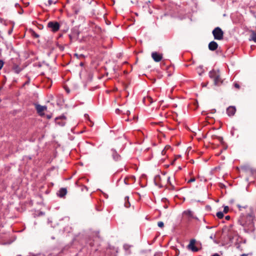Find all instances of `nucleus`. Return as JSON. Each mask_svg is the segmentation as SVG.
I'll return each mask as SVG.
<instances>
[{
  "label": "nucleus",
  "instance_id": "obj_31",
  "mask_svg": "<svg viewBox=\"0 0 256 256\" xmlns=\"http://www.w3.org/2000/svg\"><path fill=\"white\" fill-rule=\"evenodd\" d=\"M4 62L2 60H0V70L4 66Z\"/></svg>",
  "mask_w": 256,
  "mask_h": 256
},
{
  "label": "nucleus",
  "instance_id": "obj_35",
  "mask_svg": "<svg viewBox=\"0 0 256 256\" xmlns=\"http://www.w3.org/2000/svg\"><path fill=\"white\" fill-rule=\"evenodd\" d=\"M217 137V138L218 139V140L220 142H222V140H223V138L221 136H216Z\"/></svg>",
  "mask_w": 256,
  "mask_h": 256
},
{
  "label": "nucleus",
  "instance_id": "obj_40",
  "mask_svg": "<svg viewBox=\"0 0 256 256\" xmlns=\"http://www.w3.org/2000/svg\"><path fill=\"white\" fill-rule=\"evenodd\" d=\"M214 236H214V235L212 234V235L210 236V239H212V240H213Z\"/></svg>",
  "mask_w": 256,
  "mask_h": 256
},
{
  "label": "nucleus",
  "instance_id": "obj_18",
  "mask_svg": "<svg viewBox=\"0 0 256 256\" xmlns=\"http://www.w3.org/2000/svg\"><path fill=\"white\" fill-rule=\"evenodd\" d=\"M250 40H253L254 42H256V32L254 30L252 32Z\"/></svg>",
  "mask_w": 256,
  "mask_h": 256
},
{
  "label": "nucleus",
  "instance_id": "obj_56",
  "mask_svg": "<svg viewBox=\"0 0 256 256\" xmlns=\"http://www.w3.org/2000/svg\"><path fill=\"white\" fill-rule=\"evenodd\" d=\"M133 118H134V117H133ZM136 118V119H137V118Z\"/></svg>",
  "mask_w": 256,
  "mask_h": 256
},
{
  "label": "nucleus",
  "instance_id": "obj_32",
  "mask_svg": "<svg viewBox=\"0 0 256 256\" xmlns=\"http://www.w3.org/2000/svg\"><path fill=\"white\" fill-rule=\"evenodd\" d=\"M160 58H161V69H162V65H164V63L163 61L162 60V54H161V57H160Z\"/></svg>",
  "mask_w": 256,
  "mask_h": 256
},
{
  "label": "nucleus",
  "instance_id": "obj_48",
  "mask_svg": "<svg viewBox=\"0 0 256 256\" xmlns=\"http://www.w3.org/2000/svg\"><path fill=\"white\" fill-rule=\"evenodd\" d=\"M130 114V111L128 110L127 112H126V114Z\"/></svg>",
  "mask_w": 256,
  "mask_h": 256
},
{
  "label": "nucleus",
  "instance_id": "obj_37",
  "mask_svg": "<svg viewBox=\"0 0 256 256\" xmlns=\"http://www.w3.org/2000/svg\"><path fill=\"white\" fill-rule=\"evenodd\" d=\"M234 87H235V88H240V86H239V84H237V83H235V84H234Z\"/></svg>",
  "mask_w": 256,
  "mask_h": 256
},
{
  "label": "nucleus",
  "instance_id": "obj_53",
  "mask_svg": "<svg viewBox=\"0 0 256 256\" xmlns=\"http://www.w3.org/2000/svg\"><path fill=\"white\" fill-rule=\"evenodd\" d=\"M238 206L240 208H241V206H240V205H238Z\"/></svg>",
  "mask_w": 256,
  "mask_h": 256
},
{
  "label": "nucleus",
  "instance_id": "obj_30",
  "mask_svg": "<svg viewBox=\"0 0 256 256\" xmlns=\"http://www.w3.org/2000/svg\"><path fill=\"white\" fill-rule=\"evenodd\" d=\"M196 180V178H190L188 181V182L190 183L192 182H194Z\"/></svg>",
  "mask_w": 256,
  "mask_h": 256
},
{
  "label": "nucleus",
  "instance_id": "obj_24",
  "mask_svg": "<svg viewBox=\"0 0 256 256\" xmlns=\"http://www.w3.org/2000/svg\"><path fill=\"white\" fill-rule=\"evenodd\" d=\"M218 218H222L224 217V212H218L216 214Z\"/></svg>",
  "mask_w": 256,
  "mask_h": 256
},
{
  "label": "nucleus",
  "instance_id": "obj_10",
  "mask_svg": "<svg viewBox=\"0 0 256 256\" xmlns=\"http://www.w3.org/2000/svg\"><path fill=\"white\" fill-rule=\"evenodd\" d=\"M67 194V190L66 188H61L60 190L57 192V196L61 198H64V196Z\"/></svg>",
  "mask_w": 256,
  "mask_h": 256
},
{
  "label": "nucleus",
  "instance_id": "obj_11",
  "mask_svg": "<svg viewBox=\"0 0 256 256\" xmlns=\"http://www.w3.org/2000/svg\"><path fill=\"white\" fill-rule=\"evenodd\" d=\"M24 67H20L18 64H14L12 66V70L17 74H18L21 71L24 70Z\"/></svg>",
  "mask_w": 256,
  "mask_h": 256
},
{
  "label": "nucleus",
  "instance_id": "obj_14",
  "mask_svg": "<svg viewBox=\"0 0 256 256\" xmlns=\"http://www.w3.org/2000/svg\"><path fill=\"white\" fill-rule=\"evenodd\" d=\"M153 102L152 98L150 96H148L146 98H143V102L146 105H149Z\"/></svg>",
  "mask_w": 256,
  "mask_h": 256
},
{
  "label": "nucleus",
  "instance_id": "obj_5",
  "mask_svg": "<svg viewBox=\"0 0 256 256\" xmlns=\"http://www.w3.org/2000/svg\"><path fill=\"white\" fill-rule=\"evenodd\" d=\"M34 106L38 115L41 116H44L45 114L44 112L47 110V106H42L38 104H34Z\"/></svg>",
  "mask_w": 256,
  "mask_h": 256
},
{
  "label": "nucleus",
  "instance_id": "obj_47",
  "mask_svg": "<svg viewBox=\"0 0 256 256\" xmlns=\"http://www.w3.org/2000/svg\"><path fill=\"white\" fill-rule=\"evenodd\" d=\"M251 171H252V174H254V172H256V170H251Z\"/></svg>",
  "mask_w": 256,
  "mask_h": 256
},
{
  "label": "nucleus",
  "instance_id": "obj_9",
  "mask_svg": "<svg viewBox=\"0 0 256 256\" xmlns=\"http://www.w3.org/2000/svg\"><path fill=\"white\" fill-rule=\"evenodd\" d=\"M236 112V107L234 106H230L226 109V113L228 116H233Z\"/></svg>",
  "mask_w": 256,
  "mask_h": 256
},
{
  "label": "nucleus",
  "instance_id": "obj_1",
  "mask_svg": "<svg viewBox=\"0 0 256 256\" xmlns=\"http://www.w3.org/2000/svg\"><path fill=\"white\" fill-rule=\"evenodd\" d=\"M254 217L252 215H242L238 220V223L244 228V230L246 233H251L254 231Z\"/></svg>",
  "mask_w": 256,
  "mask_h": 256
},
{
  "label": "nucleus",
  "instance_id": "obj_45",
  "mask_svg": "<svg viewBox=\"0 0 256 256\" xmlns=\"http://www.w3.org/2000/svg\"><path fill=\"white\" fill-rule=\"evenodd\" d=\"M160 221L158 222V226L160 227Z\"/></svg>",
  "mask_w": 256,
  "mask_h": 256
},
{
  "label": "nucleus",
  "instance_id": "obj_52",
  "mask_svg": "<svg viewBox=\"0 0 256 256\" xmlns=\"http://www.w3.org/2000/svg\"><path fill=\"white\" fill-rule=\"evenodd\" d=\"M162 134L163 136H164V137L165 136V134H162V133L161 132V136H162Z\"/></svg>",
  "mask_w": 256,
  "mask_h": 256
},
{
  "label": "nucleus",
  "instance_id": "obj_26",
  "mask_svg": "<svg viewBox=\"0 0 256 256\" xmlns=\"http://www.w3.org/2000/svg\"><path fill=\"white\" fill-rule=\"evenodd\" d=\"M32 35L34 38H38L39 37V35L34 30L32 32Z\"/></svg>",
  "mask_w": 256,
  "mask_h": 256
},
{
  "label": "nucleus",
  "instance_id": "obj_2",
  "mask_svg": "<svg viewBox=\"0 0 256 256\" xmlns=\"http://www.w3.org/2000/svg\"><path fill=\"white\" fill-rule=\"evenodd\" d=\"M47 27L53 32H57L60 28V24L56 21H50L48 23Z\"/></svg>",
  "mask_w": 256,
  "mask_h": 256
},
{
  "label": "nucleus",
  "instance_id": "obj_49",
  "mask_svg": "<svg viewBox=\"0 0 256 256\" xmlns=\"http://www.w3.org/2000/svg\"><path fill=\"white\" fill-rule=\"evenodd\" d=\"M192 218H195V219H196V220H198V218L197 217H196H196H194V216H193Z\"/></svg>",
  "mask_w": 256,
  "mask_h": 256
},
{
  "label": "nucleus",
  "instance_id": "obj_25",
  "mask_svg": "<svg viewBox=\"0 0 256 256\" xmlns=\"http://www.w3.org/2000/svg\"><path fill=\"white\" fill-rule=\"evenodd\" d=\"M57 1L53 2L52 0H48V4H46V6H50L52 4H56V3Z\"/></svg>",
  "mask_w": 256,
  "mask_h": 256
},
{
  "label": "nucleus",
  "instance_id": "obj_54",
  "mask_svg": "<svg viewBox=\"0 0 256 256\" xmlns=\"http://www.w3.org/2000/svg\"><path fill=\"white\" fill-rule=\"evenodd\" d=\"M80 66H82V65H83L82 62H81V63L80 64Z\"/></svg>",
  "mask_w": 256,
  "mask_h": 256
},
{
  "label": "nucleus",
  "instance_id": "obj_3",
  "mask_svg": "<svg viewBox=\"0 0 256 256\" xmlns=\"http://www.w3.org/2000/svg\"><path fill=\"white\" fill-rule=\"evenodd\" d=\"M212 33L215 40H222L223 38L224 32L220 28H216Z\"/></svg>",
  "mask_w": 256,
  "mask_h": 256
},
{
  "label": "nucleus",
  "instance_id": "obj_39",
  "mask_svg": "<svg viewBox=\"0 0 256 256\" xmlns=\"http://www.w3.org/2000/svg\"><path fill=\"white\" fill-rule=\"evenodd\" d=\"M225 218L227 220H229L230 219V216H226V217H225Z\"/></svg>",
  "mask_w": 256,
  "mask_h": 256
},
{
  "label": "nucleus",
  "instance_id": "obj_29",
  "mask_svg": "<svg viewBox=\"0 0 256 256\" xmlns=\"http://www.w3.org/2000/svg\"><path fill=\"white\" fill-rule=\"evenodd\" d=\"M68 36H69V38H70V41H72V40L73 38H75L74 36L73 35V34H72V32H71V34H70L68 35Z\"/></svg>",
  "mask_w": 256,
  "mask_h": 256
},
{
  "label": "nucleus",
  "instance_id": "obj_8",
  "mask_svg": "<svg viewBox=\"0 0 256 256\" xmlns=\"http://www.w3.org/2000/svg\"><path fill=\"white\" fill-rule=\"evenodd\" d=\"M219 74H220L219 70H212L208 73L210 78L213 80L214 78H215L216 77L218 78Z\"/></svg>",
  "mask_w": 256,
  "mask_h": 256
},
{
  "label": "nucleus",
  "instance_id": "obj_19",
  "mask_svg": "<svg viewBox=\"0 0 256 256\" xmlns=\"http://www.w3.org/2000/svg\"><path fill=\"white\" fill-rule=\"evenodd\" d=\"M167 201H168V200L166 198H162L161 200V202L164 203V204L162 206L163 208L164 209H166L168 206V204L167 202Z\"/></svg>",
  "mask_w": 256,
  "mask_h": 256
},
{
  "label": "nucleus",
  "instance_id": "obj_12",
  "mask_svg": "<svg viewBox=\"0 0 256 256\" xmlns=\"http://www.w3.org/2000/svg\"><path fill=\"white\" fill-rule=\"evenodd\" d=\"M218 47V44L214 41H212L208 44V48L210 50L214 51L217 49Z\"/></svg>",
  "mask_w": 256,
  "mask_h": 256
},
{
  "label": "nucleus",
  "instance_id": "obj_23",
  "mask_svg": "<svg viewBox=\"0 0 256 256\" xmlns=\"http://www.w3.org/2000/svg\"><path fill=\"white\" fill-rule=\"evenodd\" d=\"M168 149H170V146H166L164 148V150H162V151H161V154H162V155L165 154H166V150H168Z\"/></svg>",
  "mask_w": 256,
  "mask_h": 256
},
{
  "label": "nucleus",
  "instance_id": "obj_43",
  "mask_svg": "<svg viewBox=\"0 0 256 256\" xmlns=\"http://www.w3.org/2000/svg\"><path fill=\"white\" fill-rule=\"evenodd\" d=\"M212 256H220V255L216 253V254H214L213 255H212Z\"/></svg>",
  "mask_w": 256,
  "mask_h": 256
},
{
  "label": "nucleus",
  "instance_id": "obj_44",
  "mask_svg": "<svg viewBox=\"0 0 256 256\" xmlns=\"http://www.w3.org/2000/svg\"><path fill=\"white\" fill-rule=\"evenodd\" d=\"M164 226V222H161V228Z\"/></svg>",
  "mask_w": 256,
  "mask_h": 256
},
{
  "label": "nucleus",
  "instance_id": "obj_16",
  "mask_svg": "<svg viewBox=\"0 0 256 256\" xmlns=\"http://www.w3.org/2000/svg\"><path fill=\"white\" fill-rule=\"evenodd\" d=\"M214 84L215 86H218L220 84V83H222V82L220 80V74H218V78L216 77L214 79Z\"/></svg>",
  "mask_w": 256,
  "mask_h": 256
},
{
  "label": "nucleus",
  "instance_id": "obj_6",
  "mask_svg": "<svg viewBox=\"0 0 256 256\" xmlns=\"http://www.w3.org/2000/svg\"><path fill=\"white\" fill-rule=\"evenodd\" d=\"M196 240L192 239L190 240V244L188 246V250H191L193 252H196L198 251V248L195 246Z\"/></svg>",
  "mask_w": 256,
  "mask_h": 256
},
{
  "label": "nucleus",
  "instance_id": "obj_15",
  "mask_svg": "<svg viewBox=\"0 0 256 256\" xmlns=\"http://www.w3.org/2000/svg\"><path fill=\"white\" fill-rule=\"evenodd\" d=\"M154 183L156 186L160 187V176L158 174L154 178Z\"/></svg>",
  "mask_w": 256,
  "mask_h": 256
},
{
  "label": "nucleus",
  "instance_id": "obj_50",
  "mask_svg": "<svg viewBox=\"0 0 256 256\" xmlns=\"http://www.w3.org/2000/svg\"><path fill=\"white\" fill-rule=\"evenodd\" d=\"M241 256H247L246 254H242Z\"/></svg>",
  "mask_w": 256,
  "mask_h": 256
},
{
  "label": "nucleus",
  "instance_id": "obj_28",
  "mask_svg": "<svg viewBox=\"0 0 256 256\" xmlns=\"http://www.w3.org/2000/svg\"><path fill=\"white\" fill-rule=\"evenodd\" d=\"M28 78V80L24 82V85H28L30 84V78L28 76H26Z\"/></svg>",
  "mask_w": 256,
  "mask_h": 256
},
{
  "label": "nucleus",
  "instance_id": "obj_17",
  "mask_svg": "<svg viewBox=\"0 0 256 256\" xmlns=\"http://www.w3.org/2000/svg\"><path fill=\"white\" fill-rule=\"evenodd\" d=\"M124 206L126 208H128L130 206V204L129 201V197L126 196L124 198Z\"/></svg>",
  "mask_w": 256,
  "mask_h": 256
},
{
  "label": "nucleus",
  "instance_id": "obj_21",
  "mask_svg": "<svg viewBox=\"0 0 256 256\" xmlns=\"http://www.w3.org/2000/svg\"><path fill=\"white\" fill-rule=\"evenodd\" d=\"M72 32L73 34V35L74 36L75 38H78L79 34H80V32L78 30H74Z\"/></svg>",
  "mask_w": 256,
  "mask_h": 256
},
{
  "label": "nucleus",
  "instance_id": "obj_33",
  "mask_svg": "<svg viewBox=\"0 0 256 256\" xmlns=\"http://www.w3.org/2000/svg\"><path fill=\"white\" fill-rule=\"evenodd\" d=\"M116 112L117 114H120V112H121V110H120V109H118V108H116Z\"/></svg>",
  "mask_w": 256,
  "mask_h": 256
},
{
  "label": "nucleus",
  "instance_id": "obj_13",
  "mask_svg": "<svg viewBox=\"0 0 256 256\" xmlns=\"http://www.w3.org/2000/svg\"><path fill=\"white\" fill-rule=\"evenodd\" d=\"M152 57L155 62H160V54H158V52H152Z\"/></svg>",
  "mask_w": 256,
  "mask_h": 256
},
{
  "label": "nucleus",
  "instance_id": "obj_55",
  "mask_svg": "<svg viewBox=\"0 0 256 256\" xmlns=\"http://www.w3.org/2000/svg\"><path fill=\"white\" fill-rule=\"evenodd\" d=\"M204 222H206V220H205L204 218Z\"/></svg>",
  "mask_w": 256,
  "mask_h": 256
},
{
  "label": "nucleus",
  "instance_id": "obj_36",
  "mask_svg": "<svg viewBox=\"0 0 256 256\" xmlns=\"http://www.w3.org/2000/svg\"><path fill=\"white\" fill-rule=\"evenodd\" d=\"M44 214V212H40L38 214V216H43Z\"/></svg>",
  "mask_w": 256,
  "mask_h": 256
},
{
  "label": "nucleus",
  "instance_id": "obj_22",
  "mask_svg": "<svg viewBox=\"0 0 256 256\" xmlns=\"http://www.w3.org/2000/svg\"><path fill=\"white\" fill-rule=\"evenodd\" d=\"M164 214H165L166 217L168 218L171 214V210H168L166 212H164Z\"/></svg>",
  "mask_w": 256,
  "mask_h": 256
},
{
  "label": "nucleus",
  "instance_id": "obj_20",
  "mask_svg": "<svg viewBox=\"0 0 256 256\" xmlns=\"http://www.w3.org/2000/svg\"><path fill=\"white\" fill-rule=\"evenodd\" d=\"M184 214L189 216L190 218L193 217V212L190 210H187L184 212Z\"/></svg>",
  "mask_w": 256,
  "mask_h": 256
},
{
  "label": "nucleus",
  "instance_id": "obj_51",
  "mask_svg": "<svg viewBox=\"0 0 256 256\" xmlns=\"http://www.w3.org/2000/svg\"><path fill=\"white\" fill-rule=\"evenodd\" d=\"M61 36H62V34H60L58 37L60 38Z\"/></svg>",
  "mask_w": 256,
  "mask_h": 256
},
{
  "label": "nucleus",
  "instance_id": "obj_46",
  "mask_svg": "<svg viewBox=\"0 0 256 256\" xmlns=\"http://www.w3.org/2000/svg\"><path fill=\"white\" fill-rule=\"evenodd\" d=\"M231 134L232 136L234 135V132L232 130L231 131Z\"/></svg>",
  "mask_w": 256,
  "mask_h": 256
},
{
  "label": "nucleus",
  "instance_id": "obj_7",
  "mask_svg": "<svg viewBox=\"0 0 256 256\" xmlns=\"http://www.w3.org/2000/svg\"><path fill=\"white\" fill-rule=\"evenodd\" d=\"M111 152L112 156L114 160L120 161L121 160V156L118 153V152L115 149L112 148L111 150Z\"/></svg>",
  "mask_w": 256,
  "mask_h": 256
},
{
  "label": "nucleus",
  "instance_id": "obj_34",
  "mask_svg": "<svg viewBox=\"0 0 256 256\" xmlns=\"http://www.w3.org/2000/svg\"><path fill=\"white\" fill-rule=\"evenodd\" d=\"M159 235L158 234H157L155 237L152 240V243L154 242H155V240H156V239L158 237Z\"/></svg>",
  "mask_w": 256,
  "mask_h": 256
},
{
  "label": "nucleus",
  "instance_id": "obj_57",
  "mask_svg": "<svg viewBox=\"0 0 256 256\" xmlns=\"http://www.w3.org/2000/svg\"><path fill=\"white\" fill-rule=\"evenodd\" d=\"M18 256H21V255H18Z\"/></svg>",
  "mask_w": 256,
  "mask_h": 256
},
{
  "label": "nucleus",
  "instance_id": "obj_4",
  "mask_svg": "<svg viewBox=\"0 0 256 256\" xmlns=\"http://www.w3.org/2000/svg\"><path fill=\"white\" fill-rule=\"evenodd\" d=\"M66 116L64 114H62L60 116L56 117L55 118L54 121L56 124L60 126H63L66 123Z\"/></svg>",
  "mask_w": 256,
  "mask_h": 256
},
{
  "label": "nucleus",
  "instance_id": "obj_27",
  "mask_svg": "<svg viewBox=\"0 0 256 256\" xmlns=\"http://www.w3.org/2000/svg\"><path fill=\"white\" fill-rule=\"evenodd\" d=\"M228 210H229V208H228V206H224L223 212L225 213V214L227 213L228 211Z\"/></svg>",
  "mask_w": 256,
  "mask_h": 256
},
{
  "label": "nucleus",
  "instance_id": "obj_38",
  "mask_svg": "<svg viewBox=\"0 0 256 256\" xmlns=\"http://www.w3.org/2000/svg\"><path fill=\"white\" fill-rule=\"evenodd\" d=\"M46 118H47L48 119V120H49V119L51 118H52V115H51V114H47V115L46 116Z\"/></svg>",
  "mask_w": 256,
  "mask_h": 256
},
{
  "label": "nucleus",
  "instance_id": "obj_41",
  "mask_svg": "<svg viewBox=\"0 0 256 256\" xmlns=\"http://www.w3.org/2000/svg\"><path fill=\"white\" fill-rule=\"evenodd\" d=\"M154 256H160V253H159V252H156V253L154 254Z\"/></svg>",
  "mask_w": 256,
  "mask_h": 256
},
{
  "label": "nucleus",
  "instance_id": "obj_42",
  "mask_svg": "<svg viewBox=\"0 0 256 256\" xmlns=\"http://www.w3.org/2000/svg\"><path fill=\"white\" fill-rule=\"evenodd\" d=\"M214 226H206V228L207 229H210V228H214Z\"/></svg>",
  "mask_w": 256,
  "mask_h": 256
}]
</instances>
